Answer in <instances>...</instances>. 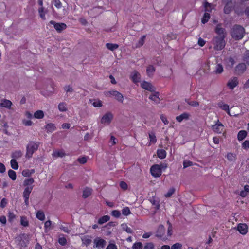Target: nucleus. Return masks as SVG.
I'll return each instance as SVG.
<instances>
[{
    "label": "nucleus",
    "instance_id": "obj_50",
    "mask_svg": "<svg viewBox=\"0 0 249 249\" xmlns=\"http://www.w3.org/2000/svg\"><path fill=\"white\" fill-rule=\"evenodd\" d=\"M182 245L179 243L173 244L171 247V249H182Z\"/></svg>",
    "mask_w": 249,
    "mask_h": 249
},
{
    "label": "nucleus",
    "instance_id": "obj_64",
    "mask_svg": "<svg viewBox=\"0 0 249 249\" xmlns=\"http://www.w3.org/2000/svg\"><path fill=\"white\" fill-rule=\"evenodd\" d=\"M106 249H117V248L115 244L113 243H110L107 246Z\"/></svg>",
    "mask_w": 249,
    "mask_h": 249
},
{
    "label": "nucleus",
    "instance_id": "obj_42",
    "mask_svg": "<svg viewBox=\"0 0 249 249\" xmlns=\"http://www.w3.org/2000/svg\"><path fill=\"white\" fill-rule=\"evenodd\" d=\"M188 117V115L186 113H183L176 117V120L179 122H181L183 119H187Z\"/></svg>",
    "mask_w": 249,
    "mask_h": 249
},
{
    "label": "nucleus",
    "instance_id": "obj_56",
    "mask_svg": "<svg viewBox=\"0 0 249 249\" xmlns=\"http://www.w3.org/2000/svg\"><path fill=\"white\" fill-rule=\"evenodd\" d=\"M22 123L23 124L26 126H31L33 124V122L30 120L23 119Z\"/></svg>",
    "mask_w": 249,
    "mask_h": 249
},
{
    "label": "nucleus",
    "instance_id": "obj_46",
    "mask_svg": "<svg viewBox=\"0 0 249 249\" xmlns=\"http://www.w3.org/2000/svg\"><path fill=\"white\" fill-rule=\"evenodd\" d=\"M34 179L32 178L25 179L24 181V185L27 186H31V185L34 183Z\"/></svg>",
    "mask_w": 249,
    "mask_h": 249
},
{
    "label": "nucleus",
    "instance_id": "obj_6",
    "mask_svg": "<svg viewBox=\"0 0 249 249\" xmlns=\"http://www.w3.org/2000/svg\"><path fill=\"white\" fill-rule=\"evenodd\" d=\"M107 95L114 97L117 100L122 103L124 97L123 95L116 90H111L107 92Z\"/></svg>",
    "mask_w": 249,
    "mask_h": 249
},
{
    "label": "nucleus",
    "instance_id": "obj_59",
    "mask_svg": "<svg viewBox=\"0 0 249 249\" xmlns=\"http://www.w3.org/2000/svg\"><path fill=\"white\" fill-rule=\"evenodd\" d=\"M58 242L60 245H65L66 244L67 240L65 237H60L59 238Z\"/></svg>",
    "mask_w": 249,
    "mask_h": 249
},
{
    "label": "nucleus",
    "instance_id": "obj_52",
    "mask_svg": "<svg viewBox=\"0 0 249 249\" xmlns=\"http://www.w3.org/2000/svg\"><path fill=\"white\" fill-rule=\"evenodd\" d=\"M111 215L116 218H118L120 216L121 213L118 210H113L111 212Z\"/></svg>",
    "mask_w": 249,
    "mask_h": 249
},
{
    "label": "nucleus",
    "instance_id": "obj_51",
    "mask_svg": "<svg viewBox=\"0 0 249 249\" xmlns=\"http://www.w3.org/2000/svg\"><path fill=\"white\" fill-rule=\"evenodd\" d=\"M175 189L173 188H170L168 192L165 195L166 197H170L175 192Z\"/></svg>",
    "mask_w": 249,
    "mask_h": 249
},
{
    "label": "nucleus",
    "instance_id": "obj_33",
    "mask_svg": "<svg viewBox=\"0 0 249 249\" xmlns=\"http://www.w3.org/2000/svg\"><path fill=\"white\" fill-rule=\"evenodd\" d=\"M110 219V217L108 215H105L104 216H102L98 220V223L99 224H103L108 221H109Z\"/></svg>",
    "mask_w": 249,
    "mask_h": 249
},
{
    "label": "nucleus",
    "instance_id": "obj_41",
    "mask_svg": "<svg viewBox=\"0 0 249 249\" xmlns=\"http://www.w3.org/2000/svg\"><path fill=\"white\" fill-rule=\"evenodd\" d=\"M142 244L141 242H137L134 243L132 246V249H142Z\"/></svg>",
    "mask_w": 249,
    "mask_h": 249
},
{
    "label": "nucleus",
    "instance_id": "obj_10",
    "mask_svg": "<svg viewBox=\"0 0 249 249\" xmlns=\"http://www.w3.org/2000/svg\"><path fill=\"white\" fill-rule=\"evenodd\" d=\"M246 69L247 67L245 63H239L235 68V73L238 75H240L245 72Z\"/></svg>",
    "mask_w": 249,
    "mask_h": 249
},
{
    "label": "nucleus",
    "instance_id": "obj_62",
    "mask_svg": "<svg viewBox=\"0 0 249 249\" xmlns=\"http://www.w3.org/2000/svg\"><path fill=\"white\" fill-rule=\"evenodd\" d=\"M183 164L184 168H186L191 166L192 165V162L189 160H185L184 161Z\"/></svg>",
    "mask_w": 249,
    "mask_h": 249
},
{
    "label": "nucleus",
    "instance_id": "obj_26",
    "mask_svg": "<svg viewBox=\"0 0 249 249\" xmlns=\"http://www.w3.org/2000/svg\"><path fill=\"white\" fill-rule=\"evenodd\" d=\"M219 107L222 110H225L228 114L230 115L229 106L228 104H224L223 103H219Z\"/></svg>",
    "mask_w": 249,
    "mask_h": 249
},
{
    "label": "nucleus",
    "instance_id": "obj_53",
    "mask_svg": "<svg viewBox=\"0 0 249 249\" xmlns=\"http://www.w3.org/2000/svg\"><path fill=\"white\" fill-rule=\"evenodd\" d=\"M51 224L52 222L50 220H48L45 222L44 228L46 231L50 230Z\"/></svg>",
    "mask_w": 249,
    "mask_h": 249
},
{
    "label": "nucleus",
    "instance_id": "obj_4",
    "mask_svg": "<svg viewBox=\"0 0 249 249\" xmlns=\"http://www.w3.org/2000/svg\"><path fill=\"white\" fill-rule=\"evenodd\" d=\"M220 25L219 24V26ZM226 36V32L225 29L219 27V50L223 49L225 46L224 38Z\"/></svg>",
    "mask_w": 249,
    "mask_h": 249
},
{
    "label": "nucleus",
    "instance_id": "obj_27",
    "mask_svg": "<svg viewBox=\"0 0 249 249\" xmlns=\"http://www.w3.org/2000/svg\"><path fill=\"white\" fill-rule=\"evenodd\" d=\"M58 109L61 112H64L67 110V105L64 102H61L58 106Z\"/></svg>",
    "mask_w": 249,
    "mask_h": 249
},
{
    "label": "nucleus",
    "instance_id": "obj_55",
    "mask_svg": "<svg viewBox=\"0 0 249 249\" xmlns=\"http://www.w3.org/2000/svg\"><path fill=\"white\" fill-rule=\"evenodd\" d=\"M242 147L244 149H248L249 148V141L246 140L242 144Z\"/></svg>",
    "mask_w": 249,
    "mask_h": 249
},
{
    "label": "nucleus",
    "instance_id": "obj_49",
    "mask_svg": "<svg viewBox=\"0 0 249 249\" xmlns=\"http://www.w3.org/2000/svg\"><path fill=\"white\" fill-rule=\"evenodd\" d=\"M122 214L124 215L127 216L130 214V211L128 207H126L123 209Z\"/></svg>",
    "mask_w": 249,
    "mask_h": 249
},
{
    "label": "nucleus",
    "instance_id": "obj_14",
    "mask_svg": "<svg viewBox=\"0 0 249 249\" xmlns=\"http://www.w3.org/2000/svg\"><path fill=\"white\" fill-rule=\"evenodd\" d=\"M131 78L134 83H138L140 80L141 75L138 72L134 71L131 74Z\"/></svg>",
    "mask_w": 249,
    "mask_h": 249
},
{
    "label": "nucleus",
    "instance_id": "obj_37",
    "mask_svg": "<svg viewBox=\"0 0 249 249\" xmlns=\"http://www.w3.org/2000/svg\"><path fill=\"white\" fill-rule=\"evenodd\" d=\"M83 243L86 246L89 245L91 242V240L89 237L88 236H84L82 239Z\"/></svg>",
    "mask_w": 249,
    "mask_h": 249
},
{
    "label": "nucleus",
    "instance_id": "obj_3",
    "mask_svg": "<svg viewBox=\"0 0 249 249\" xmlns=\"http://www.w3.org/2000/svg\"><path fill=\"white\" fill-rule=\"evenodd\" d=\"M38 142H30L26 146V157L28 159L31 158L33 153L38 149Z\"/></svg>",
    "mask_w": 249,
    "mask_h": 249
},
{
    "label": "nucleus",
    "instance_id": "obj_23",
    "mask_svg": "<svg viewBox=\"0 0 249 249\" xmlns=\"http://www.w3.org/2000/svg\"><path fill=\"white\" fill-rule=\"evenodd\" d=\"M157 154L158 157L160 159H163L166 156V152L163 149H158Z\"/></svg>",
    "mask_w": 249,
    "mask_h": 249
},
{
    "label": "nucleus",
    "instance_id": "obj_31",
    "mask_svg": "<svg viewBox=\"0 0 249 249\" xmlns=\"http://www.w3.org/2000/svg\"><path fill=\"white\" fill-rule=\"evenodd\" d=\"M22 155V152L20 150H16L12 153V157L14 159H19Z\"/></svg>",
    "mask_w": 249,
    "mask_h": 249
},
{
    "label": "nucleus",
    "instance_id": "obj_16",
    "mask_svg": "<svg viewBox=\"0 0 249 249\" xmlns=\"http://www.w3.org/2000/svg\"><path fill=\"white\" fill-rule=\"evenodd\" d=\"M165 232V229L163 225H160L158 228L156 236L157 237L162 238Z\"/></svg>",
    "mask_w": 249,
    "mask_h": 249
},
{
    "label": "nucleus",
    "instance_id": "obj_9",
    "mask_svg": "<svg viewBox=\"0 0 249 249\" xmlns=\"http://www.w3.org/2000/svg\"><path fill=\"white\" fill-rule=\"evenodd\" d=\"M50 24L53 25L55 29L58 32H61L67 27L66 25L63 23H56L54 21H51Z\"/></svg>",
    "mask_w": 249,
    "mask_h": 249
},
{
    "label": "nucleus",
    "instance_id": "obj_5",
    "mask_svg": "<svg viewBox=\"0 0 249 249\" xmlns=\"http://www.w3.org/2000/svg\"><path fill=\"white\" fill-rule=\"evenodd\" d=\"M113 118V115L111 112L105 114L101 119V123L105 125L109 124Z\"/></svg>",
    "mask_w": 249,
    "mask_h": 249
},
{
    "label": "nucleus",
    "instance_id": "obj_54",
    "mask_svg": "<svg viewBox=\"0 0 249 249\" xmlns=\"http://www.w3.org/2000/svg\"><path fill=\"white\" fill-rule=\"evenodd\" d=\"M223 134V135H224V134L225 133V131L224 130V126L221 123H220L219 121V134L222 133Z\"/></svg>",
    "mask_w": 249,
    "mask_h": 249
},
{
    "label": "nucleus",
    "instance_id": "obj_25",
    "mask_svg": "<svg viewBox=\"0 0 249 249\" xmlns=\"http://www.w3.org/2000/svg\"><path fill=\"white\" fill-rule=\"evenodd\" d=\"M226 157L229 161H234L236 159V155L232 153H228Z\"/></svg>",
    "mask_w": 249,
    "mask_h": 249
},
{
    "label": "nucleus",
    "instance_id": "obj_24",
    "mask_svg": "<svg viewBox=\"0 0 249 249\" xmlns=\"http://www.w3.org/2000/svg\"><path fill=\"white\" fill-rule=\"evenodd\" d=\"M44 116V112L42 110H38L34 113V117L36 119H42Z\"/></svg>",
    "mask_w": 249,
    "mask_h": 249
},
{
    "label": "nucleus",
    "instance_id": "obj_12",
    "mask_svg": "<svg viewBox=\"0 0 249 249\" xmlns=\"http://www.w3.org/2000/svg\"><path fill=\"white\" fill-rule=\"evenodd\" d=\"M237 230L241 234L245 235L248 232V226L245 223H240L238 225Z\"/></svg>",
    "mask_w": 249,
    "mask_h": 249
},
{
    "label": "nucleus",
    "instance_id": "obj_40",
    "mask_svg": "<svg viewBox=\"0 0 249 249\" xmlns=\"http://www.w3.org/2000/svg\"><path fill=\"white\" fill-rule=\"evenodd\" d=\"M106 47L108 49L113 51L118 47V45L116 44L107 43Z\"/></svg>",
    "mask_w": 249,
    "mask_h": 249
},
{
    "label": "nucleus",
    "instance_id": "obj_57",
    "mask_svg": "<svg viewBox=\"0 0 249 249\" xmlns=\"http://www.w3.org/2000/svg\"><path fill=\"white\" fill-rule=\"evenodd\" d=\"M54 6L57 8H60L62 7V3L59 0H54Z\"/></svg>",
    "mask_w": 249,
    "mask_h": 249
},
{
    "label": "nucleus",
    "instance_id": "obj_17",
    "mask_svg": "<svg viewBox=\"0 0 249 249\" xmlns=\"http://www.w3.org/2000/svg\"><path fill=\"white\" fill-rule=\"evenodd\" d=\"M65 155V153L63 150H55L52 154L53 157L56 158L58 157L62 158Z\"/></svg>",
    "mask_w": 249,
    "mask_h": 249
},
{
    "label": "nucleus",
    "instance_id": "obj_36",
    "mask_svg": "<svg viewBox=\"0 0 249 249\" xmlns=\"http://www.w3.org/2000/svg\"><path fill=\"white\" fill-rule=\"evenodd\" d=\"M8 176L9 178L12 180H15L16 179L17 176L16 172L12 170H9L8 172Z\"/></svg>",
    "mask_w": 249,
    "mask_h": 249
},
{
    "label": "nucleus",
    "instance_id": "obj_43",
    "mask_svg": "<svg viewBox=\"0 0 249 249\" xmlns=\"http://www.w3.org/2000/svg\"><path fill=\"white\" fill-rule=\"evenodd\" d=\"M155 71V68L153 66H149L146 70L147 74L148 76H151Z\"/></svg>",
    "mask_w": 249,
    "mask_h": 249
},
{
    "label": "nucleus",
    "instance_id": "obj_21",
    "mask_svg": "<svg viewBox=\"0 0 249 249\" xmlns=\"http://www.w3.org/2000/svg\"><path fill=\"white\" fill-rule=\"evenodd\" d=\"M45 129L48 132H52L55 130L56 127L53 124L49 123L45 125Z\"/></svg>",
    "mask_w": 249,
    "mask_h": 249
},
{
    "label": "nucleus",
    "instance_id": "obj_30",
    "mask_svg": "<svg viewBox=\"0 0 249 249\" xmlns=\"http://www.w3.org/2000/svg\"><path fill=\"white\" fill-rule=\"evenodd\" d=\"M203 6L205 8V12H208L209 13L212 12V10L213 9V6L207 2H204Z\"/></svg>",
    "mask_w": 249,
    "mask_h": 249
},
{
    "label": "nucleus",
    "instance_id": "obj_18",
    "mask_svg": "<svg viewBox=\"0 0 249 249\" xmlns=\"http://www.w3.org/2000/svg\"><path fill=\"white\" fill-rule=\"evenodd\" d=\"M149 142L148 145H150L152 144H154L157 142L156 137L154 132H151L149 133Z\"/></svg>",
    "mask_w": 249,
    "mask_h": 249
},
{
    "label": "nucleus",
    "instance_id": "obj_28",
    "mask_svg": "<svg viewBox=\"0 0 249 249\" xmlns=\"http://www.w3.org/2000/svg\"><path fill=\"white\" fill-rule=\"evenodd\" d=\"M92 193V189L89 188H86L83 192V197L87 198L89 197Z\"/></svg>",
    "mask_w": 249,
    "mask_h": 249
},
{
    "label": "nucleus",
    "instance_id": "obj_35",
    "mask_svg": "<svg viewBox=\"0 0 249 249\" xmlns=\"http://www.w3.org/2000/svg\"><path fill=\"white\" fill-rule=\"evenodd\" d=\"M10 164L11 167L14 170H17L18 168V164L16 160L12 159L10 161Z\"/></svg>",
    "mask_w": 249,
    "mask_h": 249
},
{
    "label": "nucleus",
    "instance_id": "obj_20",
    "mask_svg": "<svg viewBox=\"0 0 249 249\" xmlns=\"http://www.w3.org/2000/svg\"><path fill=\"white\" fill-rule=\"evenodd\" d=\"M33 186L26 187L23 192V197H29L30 194L33 190Z\"/></svg>",
    "mask_w": 249,
    "mask_h": 249
},
{
    "label": "nucleus",
    "instance_id": "obj_58",
    "mask_svg": "<svg viewBox=\"0 0 249 249\" xmlns=\"http://www.w3.org/2000/svg\"><path fill=\"white\" fill-rule=\"evenodd\" d=\"M8 220L9 221H12L15 218V215L13 213L9 212L8 213Z\"/></svg>",
    "mask_w": 249,
    "mask_h": 249
},
{
    "label": "nucleus",
    "instance_id": "obj_44",
    "mask_svg": "<svg viewBox=\"0 0 249 249\" xmlns=\"http://www.w3.org/2000/svg\"><path fill=\"white\" fill-rule=\"evenodd\" d=\"M145 37V36L143 35L141 37L138 42L136 44V47H140L143 45L144 42Z\"/></svg>",
    "mask_w": 249,
    "mask_h": 249
},
{
    "label": "nucleus",
    "instance_id": "obj_34",
    "mask_svg": "<svg viewBox=\"0 0 249 249\" xmlns=\"http://www.w3.org/2000/svg\"><path fill=\"white\" fill-rule=\"evenodd\" d=\"M21 225L24 227H27L29 226V222L27 218L25 216H21L20 218Z\"/></svg>",
    "mask_w": 249,
    "mask_h": 249
},
{
    "label": "nucleus",
    "instance_id": "obj_8",
    "mask_svg": "<svg viewBox=\"0 0 249 249\" xmlns=\"http://www.w3.org/2000/svg\"><path fill=\"white\" fill-rule=\"evenodd\" d=\"M226 1V3L224 8V12L225 14H228L233 10L234 3H233L232 0H225V2Z\"/></svg>",
    "mask_w": 249,
    "mask_h": 249
},
{
    "label": "nucleus",
    "instance_id": "obj_7",
    "mask_svg": "<svg viewBox=\"0 0 249 249\" xmlns=\"http://www.w3.org/2000/svg\"><path fill=\"white\" fill-rule=\"evenodd\" d=\"M94 247L98 249H103L106 244V241L100 237L96 238L93 241Z\"/></svg>",
    "mask_w": 249,
    "mask_h": 249
},
{
    "label": "nucleus",
    "instance_id": "obj_60",
    "mask_svg": "<svg viewBox=\"0 0 249 249\" xmlns=\"http://www.w3.org/2000/svg\"><path fill=\"white\" fill-rule=\"evenodd\" d=\"M160 118L164 124H168V121L165 115L161 114Z\"/></svg>",
    "mask_w": 249,
    "mask_h": 249
},
{
    "label": "nucleus",
    "instance_id": "obj_11",
    "mask_svg": "<svg viewBox=\"0 0 249 249\" xmlns=\"http://www.w3.org/2000/svg\"><path fill=\"white\" fill-rule=\"evenodd\" d=\"M239 82L238 78L236 77H233L230 79L227 83V86L231 89H233L238 85Z\"/></svg>",
    "mask_w": 249,
    "mask_h": 249
},
{
    "label": "nucleus",
    "instance_id": "obj_1",
    "mask_svg": "<svg viewBox=\"0 0 249 249\" xmlns=\"http://www.w3.org/2000/svg\"><path fill=\"white\" fill-rule=\"evenodd\" d=\"M231 35L235 40H240L245 36V29L241 25H235L231 30Z\"/></svg>",
    "mask_w": 249,
    "mask_h": 249
},
{
    "label": "nucleus",
    "instance_id": "obj_38",
    "mask_svg": "<svg viewBox=\"0 0 249 249\" xmlns=\"http://www.w3.org/2000/svg\"><path fill=\"white\" fill-rule=\"evenodd\" d=\"M38 12H39V16H40V18L43 20H45V19H46L45 14L46 13V11H44V8L40 7L38 9Z\"/></svg>",
    "mask_w": 249,
    "mask_h": 249
},
{
    "label": "nucleus",
    "instance_id": "obj_45",
    "mask_svg": "<svg viewBox=\"0 0 249 249\" xmlns=\"http://www.w3.org/2000/svg\"><path fill=\"white\" fill-rule=\"evenodd\" d=\"M154 247L155 245L152 242H148L144 245L143 249H154Z\"/></svg>",
    "mask_w": 249,
    "mask_h": 249
},
{
    "label": "nucleus",
    "instance_id": "obj_47",
    "mask_svg": "<svg viewBox=\"0 0 249 249\" xmlns=\"http://www.w3.org/2000/svg\"><path fill=\"white\" fill-rule=\"evenodd\" d=\"M149 99H151V100L154 101L155 102H158L159 100L158 93H156L154 94L151 95V96H150Z\"/></svg>",
    "mask_w": 249,
    "mask_h": 249
},
{
    "label": "nucleus",
    "instance_id": "obj_13",
    "mask_svg": "<svg viewBox=\"0 0 249 249\" xmlns=\"http://www.w3.org/2000/svg\"><path fill=\"white\" fill-rule=\"evenodd\" d=\"M141 87L145 90L149 91H153L155 90L154 87L151 83L146 81H143L141 83Z\"/></svg>",
    "mask_w": 249,
    "mask_h": 249
},
{
    "label": "nucleus",
    "instance_id": "obj_19",
    "mask_svg": "<svg viewBox=\"0 0 249 249\" xmlns=\"http://www.w3.org/2000/svg\"><path fill=\"white\" fill-rule=\"evenodd\" d=\"M247 136V132L246 130H240L238 133L237 139L239 141L243 140Z\"/></svg>",
    "mask_w": 249,
    "mask_h": 249
},
{
    "label": "nucleus",
    "instance_id": "obj_39",
    "mask_svg": "<svg viewBox=\"0 0 249 249\" xmlns=\"http://www.w3.org/2000/svg\"><path fill=\"white\" fill-rule=\"evenodd\" d=\"M121 227L123 230L125 231L126 232H127L128 233H132V230L128 227L127 224L124 223L121 225Z\"/></svg>",
    "mask_w": 249,
    "mask_h": 249
},
{
    "label": "nucleus",
    "instance_id": "obj_32",
    "mask_svg": "<svg viewBox=\"0 0 249 249\" xmlns=\"http://www.w3.org/2000/svg\"><path fill=\"white\" fill-rule=\"evenodd\" d=\"M36 217L37 219L41 221H43L45 218L44 213L41 211H38L36 212Z\"/></svg>",
    "mask_w": 249,
    "mask_h": 249
},
{
    "label": "nucleus",
    "instance_id": "obj_22",
    "mask_svg": "<svg viewBox=\"0 0 249 249\" xmlns=\"http://www.w3.org/2000/svg\"><path fill=\"white\" fill-rule=\"evenodd\" d=\"M244 189V190L241 191L240 193V196L242 197H245L249 193V185H245Z\"/></svg>",
    "mask_w": 249,
    "mask_h": 249
},
{
    "label": "nucleus",
    "instance_id": "obj_61",
    "mask_svg": "<svg viewBox=\"0 0 249 249\" xmlns=\"http://www.w3.org/2000/svg\"><path fill=\"white\" fill-rule=\"evenodd\" d=\"M244 61L246 62V63L247 64H249V52L248 51L246 52L244 58Z\"/></svg>",
    "mask_w": 249,
    "mask_h": 249
},
{
    "label": "nucleus",
    "instance_id": "obj_48",
    "mask_svg": "<svg viewBox=\"0 0 249 249\" xmlns=\"http://www.w3.org/2000/svg\"><path fill=\"white\" fill-rule=\"evenodd\" d=\"M92 105L94 107H102V102L99 100H95L92 103Z\"/></svg>",
    "mask_w": 249,
    "mask_h": 249
},
{
    "label": "nucleus",
    "instance_id": "obj_15",
    "mask_svg": "<svg viewBox=\"0 0 249 249\" xmlns=\"http://www.w3.org/2000/svg\"><path fill=\"white\" fill-rule=\"evenodd\" d=\"M12 105V102L7 99H2L0 101V107L10 108Z\"/></svg>",
    "mask_w": 249,
    "mask_h": 249
},
{
    "label": "nucleus",
    "instance_id": "obj_63",
    "mask_svg": "<svg viewBox=\"0 0 249 249\" xmlns=\"http://www.w3.org/2000/svg\"><path fill=\"white\" fill-rule=\"evenodd\" d=\"M120 186L123 190H126L127 188V184L124 181H122L120 183Z\"/></svg>",
    "mask_w": 249,
    "mask_h": 249
},
{
    "label": "nucleus",
    "instance_id": "obj_29",
    "mask_svg": "<svg viewBox=\"0 0 249 249\" xmlns=\"http://www.w3.org/2000/svg\"><path fill=\"white\" fill-rule=\"evenodd\" d=\"M210 18V13L208 12H205L204 15L201 18V22L203 24L207 23Z\"/></svg>",
    "mask_w": 249,
    "mask_h": 249
},
{
    "label": "nucleus",
    "instance_id": "obj_2",
    "mask_svg": "<svg viewBox=\"0 0 249 249\" xmlns=\"http://www.w3.org/2000/svg\"><path fill=\"white\" fill-rule=\"evenodd\" d=\"M167 167L166 163L160 164H154L150 168V173L155 178L160 177L162 173V169H165Z\"/></svg>",
    "mask_w": 249,
    "mask_h": 249
}]
</instances>
